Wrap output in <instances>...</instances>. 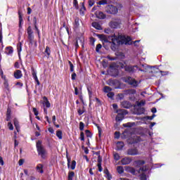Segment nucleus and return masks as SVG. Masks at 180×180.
<instances>
[{"label":"nucleus","instance_id":"nucleus-1","mask_svg":"<svg viewBox=\"0 0 180 180\" xmlns=\"http://www.w3.org/2000/svg\"><path fill=\"white\" fill-rule=\"evenodd\" d=\"M112 44L115 46H120V44H131V39L129 37L119 35L112 38Z\"/></svg>","mask_w":180,"mask_h":180},{"label":"nucleus","instance_id":"nucleus-2","mask_svg":"<svg viewBox=\"0 0 180 180\" xmlns=\"http://www.w3.org/2000/svg\"><path fill=\"white\" fill-rule=\"evenodd\" d=\"M43 141L39 140L36 143V147H37V151L38 153V155H40L43 160L46 158V154H47V151L46 150V148H44V146H43Z\"/></svg>","mask_w":180,"mask_h":180},{"label":"nucleus","instance_id":"nucleus-3","mask_svg":"<svg viewBox=\"0 0 180 180\" xmlns=\"http://www.w3.org/2000/svg\"><path fill=\"white\" fill-rule=\"evenodd\" d=\"M27 33L28 35V40L30 44H33V40H34V35H33V30H32V27L29 26L27 29Z\"/></svg>","mask_w":180,"mask_h":180},{"label":"nucleus","instance_id":"nucleus-4","mask_svg":"<svg viewBox=\"0 0 180 180\" xmlns=\"http://www.w3.org/2000/svg\"><path fill=\"white\" fill-rule=\"evenodd\" d=\"M116 113H118V115H117L115 120L117 122H122V120H123V115H126V110H119L116 111Z\"/></svg>","mask_w":180,"mask_h":180},{"label":"nucleus","instance_id":"nucleus-5","mask_svg":"<svg viewBox=\"0 0 180 180\" xmlns=\"http://www.w3.org/2000/svg\"><path fill=\"white\" fill-rule=\"evenodd\" d=\"M13 77L15 79H20L23 77V74H22V70H17L13 73Z\"/></svg>","mask_w":180,"mask_h":180},{"label":"nucleus","instance_id":"nucleus-6","mask_svg":"<svg viewBox=\"0 0 180 180\" xmlns=\"http://www.w3.org/2000/svg\"><path fill=\"white\" fill-rule=\"evenodd\" d=\"M110 26L112 27V29H117V27H120V22L119 20L112 21L110 22Z\"/></svg>","mask_w":180,"mask_h":180},{"label":"nucleus","instance_id":"nucleus-7","mask_svg":"<svg viewBox=\"0 0 180 180\" xmlns=\"http://www.w3.org/2000/svg\"><path fill=\"white\" fill-rule=\"evenodd\" d=\"M14 126L15 127V130H17L18 133L20 131V126L19 125V121L18 119L15 118L13 120Z\"/></svg>","mask_w":180,"mask_h":180},{"label":"nucleus","instance_id":"nucleus-8","mask_svg":"<svg viewBox=\"0 0 180 180\" xmlns=\"http://www.w3.org/2000/svg\"><path fill=\"white\" fill-rule=\"evenodd\" d=\"M109 13H112V15L117 13V8L115 7L114 6H109Z\"/></svg>","mask_w":180,"mask_h":180},{"label":"nucleus","instance_id":"nucleus-9","mask_svg":"<svg viewBox=\"0 0 180 180\" xmlns=\"http://www.w3.org/2000/svg\"><path fill=\"white\" fill-rule=\"evenodd\" d=\"M127 82L128 84H129V85H132L133 86H137L136 81L131 77L128 78Z\"/></svg>","mask_w":180,"mask_h":180},{"label":"nucleus","instance_id":"nucleus-10","mask_svg":"<svg viewBox=\"0 0 180 180\" xmlns=\"http://www.w3.org/2000/svg\"><path fill=\"white\" fill-rule=\"evenodd\" d=\"M12 114V110L11 109V108H7V112H6V121L7 122H10L11 120V115Z\"/></svg>","mask_w":180,"mask_h":180},{"label":"nucleus","instance_id":"nucleus-11","mask_svg":"<svg viewBox=\"0 0 180 180\" xmlns=\"http://www.w3.org/2000/svg\"><path fill=\"white\" fill-rule=\"evenodd\" d=\"M121 162L122 165H127L128 164H130V162H131V160L129 158H125L121 160Z\"/></svg>","mask_w":180,"mask_h":180},{"label":"nucleus","instance_id":"nucleus-12","mask_svg":"<svg viewBox=\"0 0 180 180\" xmlns=\"http://www.w3.org/2000/svg\"><path fill=\"white\" fill-rule=\"evenodd\" d=\"M18 18H19V27H22V23H23V17H22V12L18 11Z\"/></svg>","mask_w":180,"mask_h":180},{"label":"nucleus","instance_id":"nucleus-13","mask_svg":"<svg viewBox=\"0 0 180 180\" xmlns=\"http://www.w3.org/2000/svg\"><path fill=\"white\" fill-rule=\"evenodd\" d=\"M98 37H99L103 43H108V37L104 34H98Z\"/></svg>","mask_w":180,"mask_h":180},{"label":"nucleus","instance_id":"nucleus-14","mask_svg":"<svg viewBox=\"0 0 180 180\" xmlns=\"http://www.w3.org/2000/svg\"><path fill=\"white\" fill-rule=\"evenodd\" d=\"M13 53V47H12V46L6 47V54H8L9 56L10 54H12Z\"/></svg>","mask_w":180,"mask_h":180},{"label":"nucleus","instance_id":"nucleus-15","mask_svg":"<svg viewBox=\"0 0 180 180\" xmlns=\"http://www.w3.org/2000/svg\"><path fill=\"white\" fill-rule=\"evenodd\" d=\"M43 99L44 102V105H45L46 108H50L51 105L50 104V101H49V98H47L46 96H44Z\"/></svg>","mask_w":180,"mask_h":180},{"label":"nucleus","instance_id":"nucleus-16","mask_svg":"<svg viewBox=\"0 0 180 180\" xmlns=\"http://www.w3.org/2000/svg\"><path fill=\"white\" fill-rule=\"evenodd\" d=\"M92 26L97 30H102V26H101V24H99L98 22H93Z\"/></svg>","mask_w":180,"mask_h":180},{"label":"nucleus","instance_id":"nucleus-17","mask_svg":"<svg viewBox=\"0 0 180 180\" xmlns=\"http://www.w3.org/2000/svg\"><path fill=\"white\" fill-rule=\"evenodd\" d=\"M128 154L129 155H137V154H139V151H137L136 149H131L128 150Z\"/></svg>","mask_w":180,"mask_h":180},{"label":"nucleus","instance_id":"nucleus-18","mask_svg":"<svg viewBox=\"0 0 180 180\" xmlns=\"http://www.w3.org/2000/svg\"><path fill=\"white\" fill-rule=\"evenodd\" d=\"M96 15L98 19H105V14L101 11L96 12Z\"/></svg>","mask_w":180,"mask_h":180},{"label":"nucleus","instance_id":"nucleus-19","mask_svg":"<svg viewBox=\"0 0 180 180\" xmlns=\"http://www.w3.org/2000/svg\"><path fill=\"white\" fill-rule=\"evenodd\" d=\"M22 42H18V44H17V50H18V56H20V52L22 51Z\"/></svg>","mask_w":180,"mask_h":180},{"label":"nucleus","instance_id":"nucleus-20","mask_svg":"<svg viewBox=\"0 0 180 180\" xmlns=\"http://www.w3.org/2000/svg\"><path fill=\"white\" fill-rule=\"evenodd\" d=\"M44 53L46 55H47L48 57L50 56V55L51 54V50L50 49V47L46 46V49H45V51H44Z\"/></svg>","mask_w":180,"mask_h":180},{"label":"nucleus","instance_id":"nucleus-21","mask_svg":"<svg viewBox=\"0 0 180 180\" xmlns=\"http://www.w3.org/2000/svg\"><path fill=\"white\" fill-rule=\"evenodd\" d=\"M83 44V41H82V39H77V41H76V43H75V46L76 47H79V45L80 46H82Z\"/></svg>","mask_w":180,"mask_h":180},{"label":"nucleus","instance_id":"nucleus-22","mask_svg":"<svg viewBox=\"0 0 180 180\" xmlns=\"http://www.w3.org/2000/svg\"><path fill=\"white\" fill-rule=\"evenodd\" d=\"M124 147V143L123 142H117V150H122Z\"/></svg>","mask_w":180,"mask_h":180},{"label":"nucleus","instance_id":"nucleus-23","mask_svg":"<svg viewBox=\"0 0 180 180\" xmlns=\"http://www.w3.org/2000/svg\"><path fill=\"white\" fill-rule=\"evenodd\" d=\"M56 136L59 139V140L63 139V131H61V130H58L56 131Z\"/></svg>","mask_w":180,"mask_h":180},{"label":"nucleus","instance_id":"nucleus-24","mask_svg":"<svg viewBox=\"0 0 180 180\" xmlns=\"http://www.w3.org/2000/svg\"><path fill=\"white\" fill-rule=\"evenodd\" d=\"M75 167H77V162H75V160H73L70 165V169H75Z\"/></svg>","mask_w":180,"mask_h":180},{"label":"nucleus","instance_id":"nucleus-25","mask_svg":"<svg viewBox=\"0 0 180 180\" xmlns=\"http://www.w3.org/2000/svg\"><path fill=\"white\" fill-rule=\"evenodd\" d=\"M4 86L5 89H6L8 91H10L9 83H8V80H6L4 82Z\"/></svg>","mask_w":180,"mask_h":180},{"label":"nucleus","instance_id":"nucleus-26","mask_svg":"<svg viewBox=\"0 0 180 180\" xmlns=\"http://www.w3.org/2000/svg\"><path fill=\"white\" fill-rule=\"evenodd\" d=\"M37 169H39L40 174H43V172H44V171H43V165L41 164H39L37 166Z\"/></svg>","mask_w":180,"mask_h":180},{"label":"nucleus","instance_id":"nucleus-27","mask_svg":"<svg viewBox=\"0 0 180 180\" xmlns=\"http://www.w3.org/2000/svg\"><path fill=\"white\" fill-rule=\"evenodd\" d=\"M104 174H105L106 178H108V179H110L112 178V176H110V174H109V170H108V169H104Z\"/></svg>","mask_w":180,"mask_h":180},{"label":"nucleus","instance_id":"nucleus-28","mask_svg":"<svg viewBox=\"0 0 180 180\" xmlns=\"http://www.w3.org/2000/svg\"><path fill=\"white\" fill-rule=\"evenodd\" d=\"M117 171L119 174H123V172H124L123 167L122 166H118L117 167Z\"/></svg>","mask_w":180,"mask_h":180},{"label":"nucleus","instance_id":"nucleus-29","mask_svg":"<svg viewBox=\"0 0 180 180\" xmlns=\"http://www.w3.org/2000/svg\"><path fill=\"white\" fill-rule=\"evenodd\" d=\"M113 156H114V159L116 161H119V160H120V155H119L118 153H114Z\"/></svg>","mask_w":180,"mask_h":180},{"label":"nucleus","instance_id":"nucleus-30","mask_svg":"<svg viewBox=\"0 0 180 180\" xmlns=\"http://www.w3.org/2000/svg\"><path fill=\"white\" fill-rule=\"evenodd\" d=\"M75 175V173H74V172H70L68 175L69 180H72V178H74Z\"/></svg>","mask_w":180,"mask_h":180},{"label":"nucleus","instance_id":"nucleus-31","mask_svg":"<svg viewBox=\"0 0 180 180\" xmlns=\"http://www.w3.org/2000/svg\"><path fill=\"white\" fill-rule=\"evenodd\" d=\"M79 26V18H76L75 20V27H78Z\"/></svg>","mask_w":180,"mask_h":180},{"label":"nucleus","instance_id":"nucleus-32","mask_svg":"<svg viewBox=\"0 0 180 180\" xmlns=\"http://www.w3.org/2000/svg\"><path fill=\"white\" fill-rule=\"evenodd\" d=\"M104 92L109 93L112 91V89L109 86H105L103 89Z\"/></svg>","mask_w":180,"mask_h":180},{"label":"nucleus","instance_id":"nucleus-33","mask_svg":"<svg viewBox=\"0 0 180 180\" xmlns=\"http://www.w3.org/2000/svg\"><path fill=\"white\" fill-rule=\"evenodd\" d=\"M32 112H33V113H34V115L35 116H38L39 115V111L37 110V108H32Z\"/></svg>","mask_w":180,"mask_h":180},{"label":"nucleus","instance_id":"nucleus-34","mask_svg":"<svg viewBox=\"0 0 180 180\" xmlns=\"http://www.w3.org/2000/svg\"><path fill=\"white\" fill-rule=\"evenodd\" d=\"M4 39V36L2 35V29H0V43L1 44H4V41L2 40Z\"/></svg>","mask_w":180,"mask_h":180},{"label":"nucleus","instance_id":"nucleus-35","mask_svg":"<svg viewBox=\"0 0 180 180\" xmlns=\"http://www.w3.org/2000/svg\"><path fill=\"white\" fill-rule=\"evenodd\" d=\"M102 49V45L101 44H98L96 47V51L97 53H99V50Z\"/></svg>","mask_w":180,"mask_h":180},{"label":"nucleus","instance_id":"nucleus-36","mask_svg":"<svg viewBox=\"0 0 180 180\" xmlns=\"http://www.w3.org/2000/svg\"><path fill=\"white\" fill-rule=\"evenodd\" d=\"M34 27L38 34V37H40V30H39V27H37V25H34Z\"/></svg>","mask_w":180,"mask_h":180},{"label":"nucleus","instance_id":"nucleus-37","mask_svg":"<svg viewBox=\"0 0 180 180\" xmlns=\"http://www.w3.org/2000/svg\"><path fill=\"white\" fill-rule=\"evenodd\" d=\"M84 127H85V124H84V122H81L79 123V129L82 131Z\"/></svg>","mask_w":180,"mask_h":180},{"label":"nucleus","instance_id":"nucleus-38","mask_svg":"<svg viewBox=\"0 0 180 180\" xmlns=\"http://www.w3.org/2000/svg\"><path fill=\"white\" fill-rule=\"evenodd\" d=\"M82 8L80 9V13L84 15V12H85V6H84V3L82 4Z\"/></svg>","mask_w":180,"mask_h":180},{"label":"nucleus","instance_id":"nucleus-39","mask_svg":"<svg viewBox=\"0 0 180 180\" xmlns=\"http://www.w3.org/2000/svg\"><path fill=\"white\" fill-rule=\"evenodd\" d=\"M80 140L82 141H85V136L84 135V132H81L80 134Z\"/></svg>","mask_w":180,"mask_h":180},{"label":"nucleus","instance_id":"nucleus-40","mask_svg":"<svg viewBox=\"0 0 180 180\" xmlns=\"http://www.w3.org/2000/svg\"><path fill=\"white\" fill-rule=\"evenodd\" d=\"M68 63H69L70 71L71 72H72L74 71V65H72V63L70 61H69Z\"/></svg>","mask_w":180,"mask_h":180},{"label":"nucleus","instance_id":"nucleus-41","mask_svg":"<svg viewBox=\"0 0 180 180\" xmlns=\"http://www.w3.org/2000/svg\"><path fill=\"white\" fill-rule=\"evenodd\" d=\"M8 127L9 130H13V124H12L11 122L8 123Z\"/></svg>","mask_w":180,"mask_h":180},{"label":"nucleus","instance_id":"nucleus-42","mask_svg":"<svg viewBox=\"0 0 180 180\" xmlns=\"http://www.w3.org/2000/svg\"><path fill=\"white\" fill-rule=\"evenodd\" d=\"M94 4H95V1H94V0H89V6L90 7L94 6Z\"/></svg>","mask_w":180,"mask_h":180},{"label":"nucleus","instance_id":"nucleus-43","mask_svg":"<svg viewBox=\"0 0 180 180\" xmlns=\"http://www.w3.org/2000/svg\"><path fill=\"white\" fill-rule=\"evenodd\" d=\"M32 22H33L34 26H37V18L36 17H34Z\"/></svg>","mask_w":180,"mask_h":180},{"label":"nucleus","instance_id":"nucleus-44","mask_svg":"<svg viewBox=\"0 0 180 180\" xmlns=\"http://www.w3.org/2000/svg\"><path fill=\"white\" fill-rule=\"evenodd\" d=\"M98 167L99 172H102V170H103V169H102V163H98Z\"/></svg>","mask_w":180,"mask_h":180},{"label":"nucleus","instance_id":"nucleus-45","mask_svg":"<svg viewBox=\"0 0 180 180\" xmlns=\"http://www.w3.org/2000/svg\"><path fill=\"white\" fill-rule=\"evenodd\" d=\"M147 179V176H146V174H142L141 175V180H146Z\"/></svg>","mask_w":180,"mask_h":180},{"label":"nucleus","instance_id":"nucleus-46","mask_svg":"<svg viewBox=\"0 0 180 180\" xmlns=\"http://www.w3.org/2000/svg\"><path fill=\"white\" fill-rule=\"evenodd\" d=\"M107 96H108V98H113V96H115V94L112 92H109L107 94Z\"/></svg>","mask_w":180,"mask_h":180},{"label":"nucleus","instance_id":"nucleus-47","mask_svg":"<svg viewBox=\"0 0 180 180\" xmlns=\"http://www.w3.org/2000/svg\"><path fill=\"white\" fill-rule=\"evenodd\" d=\"M106 4V0H102L98 2V5H105Z\"/></svg>","mask_w":180,"mask_h":180},{"label":"nucleus","instance_id":"nucleus-48","mask_svg":"<svg viewBox=\"0 0 180 180\" xmlns=\"http://www.w3.org/2000/svg\"><path fill=\"white\" fill-rule=\"evenodd\" d=\"M27 15H30V13H32V8L30 7H28L27 8Z\"/></svg>","mask_w":180,"mask_h":180},{"label":"nucleus","instance_id":"nucleus-49","mask_svg":"<svg viewBox=\"0 0 180 180\" xmlns=\"http://www.w3.org/2000/svg\"><path fill=\"white\" fill-rule=\"evenodd\" d=\"M25 160L23 159H20L18 162L19 165H23Z\"/></svg>","mask_w":180,"mask_h":180},{"label":"nucleus","instance_id":"nucleus-50","mask_svg":"<svg viewBox=\"0 0 180 180\" xmlns=\"http://www.w3.org/2000/svg\"><path fill=\"white\" fill-rule=\"evenodd\" d=\"M86 134L87 137H91L92 135L91 134V132L89 131V130H86Z\"/></svg>","mask_w":180,"mask_h":180},{"label":"nucleus","instance_id":"nucleus-51","mask_svg":"<svg viewBox=\"0 0 180 180\" xmlns=\"http://www.w3.org/2000/svg\"><path fill=\"white\" fill-rule=\"evenodd\" d=\"M95 38H91V43L92 44V46H95Z\"/></svg>","mask_w":180,"mask_h":180},{"label":"nucleus","instance_id":"nucleus-52","mask_svg":"<svg viewBox=\"0 0 180 180\" xmlns=\"http://www.w3.org/2000/svg\"><path fill=\"white\" fill-rule=\"evenodd\" d=\"M32 76H33L34 79H37V75L36 72H32Z\"/></svg>","mask_w":180,"mask_h":180},{"label":"nucleus","instance_id":"nucleus-53","mask_svg":"<svg viewBox=\"0 0 180 180\" xmlns=\"http://www.w3.org/2000/svg\"><path fill=\"white\" fill-rule=\"evenodd\" d=\"M48 131H49V133H51V134L54 133V129L51 127L49 128Z\"/></svg>","mask_w":180,"mask_h":180},{"label":"nucleus","instance_id":"nucleus-54","mask_svg":"<svg viewBox=\"0 0 180 180\" xmlns=\"http://www.w3.org/2000/svg\"><path fill=\"white\" fill-rule=\"evenodd\" d=\"M146 162H144V160H140L138 162V165H143V164H145Z\"/></svg>","mask_w":180,"mask_h":180},{"label":"nucleus","instance_id":"nucleus-55","mask_svg":"<svg viewBox=\"0 0 180 180\" xmlns=\"http://www.w3.org/2000/svg\"><path fill=\"white\" fill-rule=\"evenodd\" d=\"M125 70H126V71H133V68H131V67H127L126 68H125Z\"/></svg>","mask_w":180,"mask_h":180},{"label":"nucleus","instance_id":"nucleus-56","mask_svg":"<svg viewBox=\"0 0 180 180\" xmlns=\"http://www.w3.org/2000/svg\"><path fill=\"white\" fill-rule=\"evenodd\" d=\"M155 117V115L153 114L152 116L148 117V119L149 120H153V119H154Z\"/></svg>","mask_w":180,"mask_h":180},{"label":"nucleus","instance_id":"nucleus-57","mask_svg":"<svg viewBox=\"0 0 180 180\" xmlns=\"http://www.w3.org/2000/svg\"><path fill=\"white\" fill-rule=\"evenodd\" d=\"M115 139H119V137H120V134L119 132H115Z\"/></svg>","mask_w":180,"mask_h":180},{"label":"nucleus","instance_id":"nucleus-58","mask_svg":"<svg viewBox=\"0 0 180 180\" xmlns=\"http://www.w3.org/2000/svg\"><path fill=\"white\" fill-rule=\"evenodd\" d=\"M74 6L75 8H78V1H77V0L74 1Z\"/></svg>","mask_w":180,"mask_h":180},{"label":"nucleus","instance_id":"nucleus-59","mask_svg":"<svg viewBox=\"0 0 180 180\" xmlns=\"http://www.w3.org/2000/svg\"><path fill=\"white\" fill-rule=\"evenodd\" d=\"M158 68H152V72H158Z\"/></svg>","mask_w":180,"mask_h":180},{"label":"nucleus","instance_id":"nucleus-60","mask_svg":"<svg viewBox=\"0 0 180 180\" xmlns=\"http://www.w3.org/2000/svg\"><path fill=\"white\" fill-rule=\"evenodd\" d=\"M0 164L1 165H4V158H2V157L0 156Z\"/></svg>","mask_w":180,"mask_h":180},{"label":"nucleus","instance_id":"nucleus-61","mask_svg":"<svg viewBox=\"0 0 180 180\" xmlns=\"http://www.w3.org/2000/svg\"><path fill=\"white\" fill-rule=\"evenodd\" d=\"M75 78H77V74L76 73H73L72 75V79H75Z\"/></svg>","mask_w":180,"mask_h":180},{"label":"nucleus","instance_id":"nucleus-62","mask_svg":"<svg viewBox=\"0 0 180 180\" xmlns=\"http://www.w3.org/2000/svg\"><path fill=\"white\" fill-rule=\"evenodd\" d=\"M14 67H15V68H19V63L15 62V64H14Z\"/></svg>","mask_w":180,"mask_h":180},{"label":"nucleus","instance_id":"nucleus-63","mask_svg":"<svg viewBox=\"0 0 180 180\" xmlns=\"http://www.w3.org/2000/svg\"><path fill=\"white\" fill-rule=\"evenodd\" d=\"M140 171H147V167L144 166L140 169Z\"/></svg>","mask_w":180,"mask_h":180},{"label":"nucleus","instance_id":"nucleus-64","mask_svg":"<svg viewBox=\"0 0 180 180\" xmlns=\"http://www.w3.org/2000/svg\"><path fill=\"white\" fill-rule=\"evenodd\" d=\"M78 113H79V115H82L84 113V110L79 109V110H78Z\"/></svg>","mask_w":180,"mask_h":180}]
</instances>
